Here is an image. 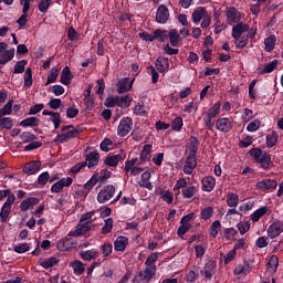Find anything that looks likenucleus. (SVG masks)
<instances>
[{"mask_svg": "<svg viewBox=\"0 0 283 283\" xmlns=\"http://www.w3.org/2000/svg\"><path fill=\"white\" fill-rule=\"evenodd\" d=\"M4 198H7V200L0 210V222H8V218H10V213H12V206L17 200V196H14V192H12L10 188L0 190V202L4 200Z\"/></svg>", "mask_w": 283, "mask_h": 283, "instance_id": "f257e3e1", "label": "nucleus"}, {"mask_svg": "<svg viewBox=\"0 0 283 283\" xmlns=\"http://www.w3.org/2000/svg\"><path fill=\"white\" fill-rule=\"evenodd\" d=\"M244 32H249V24L238 23L232 27V39H234L235 48L238 50H243L249 45V38L244 34Z\"/></svg>", "mask_w": 283, "mask_h": 283, "instance_id": "f03ea898", "label": "nucleus"}, {"mask_svg": "<svg viewBox=\"0 0 283 283\" xmlns=\"http://www.w3.org/2000/svg\"><path fill=\"white\" fill-rule=\"evenodd\" d=\"M249 156H251V158H254L255 163H258L259 165H261V169H263L264 171H269V169H271V167H273V160H271V154L262 150L261 148H251L248 151Z\"/></svg>", "mask_w": 283, "mask_h": 283, "instance_id": "7ed1b4c3", "label": "nucleus"}, {"mask_svg": "<svg viewBox=\"0 0 283 283\" xmlns=\"http://www.w3.org/2000/svg\"><path fill=\"white\" fill-rule=\"evenodd\" d=\"M60 134L56 135L54 143H70V140H74L78 134H81V128H74V125H63Z\"/></svg>", "mask_w": 283, "mask_h": 283, "instance_id": "20e7f679", "label": "nucleus"}, {"mask_svg": "<svg viewBox=\"0 0 283 283\" xmlns=\"http://www.w3.org/2000/svg\"><path fill=\"white\" fill-rule=\"evenodd\" d=\"M96 224L94 223H87V222H78L76 226V229L74 231L69 232L70 238H81L82 235H85L90 233L93 229H95Z\"/></svg>", "mask_w": 283, "mask_h": 283, "instance_id": "39448f33", "label": "nucleus"}, {"mask_svg": "<svg viewBox=\"0 0 283 283\" xmlns=\"http://www.w3.org/2000/svg\"><path fill=\"white\" fill-rule=\"evenodd\" d=\"M114 193H116V187L114 185H107L98 192L97 201L99 205H105V202L114 198Z\"/></svg>", "mask_w": 283, "mask_h": 283, "instance_id": "423d86ee", "label": "nucleus"}, {"mask_svg": "<svg viewBox=\"0 0 283 283\" xmlns=\"http://www.w3.org/2000/svg\"><path fill=\"white\" fill-rule=\"evenodd\" d=\"M134 126V120L132 117H123L117 127V136L120 138H125L132 132V127Z\"/></svg>", "mask_w": 283, "mask_h": 283, "instance_id": "0eeeda50", "label": "nucleus"}, {"mask_svg": "<svg viewBox=\"0 0 283 283\" xmlns=\"http://www.w3.org/2000/svg\"><path fill=\"white\" fill-rule=\"evenodd\" d=\"M283 233V221L274 220L268 228V235L271 240H275V238H280Z\"/></svg>", "mask_w": 283, "mask_h": 283, "instance_id": "6e6552de", "label": "nucleus"}, {"mask_svg": "<svg viewBox=\"0 0 283 283\" xmlns=\"http://www.w3.org/2000/svg\"><path fill=\"white\" fill-rule=\"evenodd\" d=\"M216 129L223 134H229L233 129V119L229 117H220L216 120Z\"/></svg>", "mask_w": 283, "mask_h": 283, "instance_id": "1a4fd4ad", "label": "nucleus"}, {"mask_svg": "<svg viewBox=\"0 0 283 283\" xmlns=\"http://www.w3.org/2000/svg\"><path fill=\"white\" fill-rule=\"evenodd\" d=\"M217 263L213 260H209L205 263V266L200 271L201 275H205L206 280H211L216 275Z\"/></svg>", "mask_w": 283, "mask_h": 283, "instance_id": "9d476101", "label": "nucleus"}, {"mask_svg": "<svg viewBox=\"0 0 283 283\" xmlns=\"http://www.w3.org/2000/svg\"><path fill=\"white\" fill-rule=\"evenodd\" d=\"M227 21L229 23V25H233V23H242L240 21H242V13L240 11H238V9H235L234 7H230L227 11Z\"/></svg>", "mask_w": 283, "mask_h": 283, "instance_id": "9b49d317", "label": "nucleus"}, {"mask_svg": "<svg viewBox=\"0 0 283 283\" xmlns=\"http://www.w3.org/2000/svg\"><path fill=\"white\" fill-rule=\"evenodd\" d=\"M255 189L259 191H271L277 189V181L275 179H264L255 184Z\"/></svg>", "mask_w": 283, "mask_h": 283, "instance_id": "f8f14e48", "label": "nucleus"}, {"mask_svg": "<svg viewBox=\"0 0 283 283\" xmlns=\"http://www.w3.org/2000/svg\"><path fill=\"white\" fill-rule=\"evenodd\" d=\"M40 169H41V161L33 160V161L27 163L23 166L22 171L28 176H34V174H39Z\"/></svg>", "mask_w": 283, "mask_h": 283, "instance_id": "ddd939ff", "label": "nucleus"}, {"mask_svg": "<svg viewBox=\"0 0 283 283\" xmlns=\"http://www.w3.org/2000/svg\"><path fill=\"white\" fill-rule=\"evenodd\" d=\"M86 166L88 169H92L93 167H97L98 163H101V154L98 150H93L86 155L85 158Z\"/></svg>", "mask_w": 283, "mask_h": 283, "instance_id": "4468645a", "label": "nucleus"}, {"mask_svg": "<svg viewBox=\"0 0 283 283\" xmlns=\"http://www.w3.org/2000/svg\"><path fill=\"white\" fill-rule=\"evenodd\" d=\"M156 21L157 23L165 24L167 21H169V9L165 4H160L157 9L156 14Z\"/></svg>", "mask_w": 283, "mask_h": 283, "instance_id": "2eb2a0df", "label": "nucleus"}, {"mask_svg": "<svg viewBox=\"0 0 283 283\" xmlns=\"http://www.w3.org/2000/svg\"><path fill=\"white\" fill-rule=\"evenodd\" d=\"M144 272H138V277H143L145 282H151L156 277L157 268L154 265H145Z\"/></svg>", "mask_w": 283, "mask_h": 283, "instance_id": "dca6fc26", "label": "nucleus"}, {"mask_svg": "<svg viewBox=\"0 0 283 283\" xmlns=\"http://www.w3.org/2000/svg\"><path fill=\"white\" fill-rule=\"evenodd\" d=\"M155 67L160 74L169 72V57L158 56L155 61Z\"/></svg>", "mask_w": 283, "mask_h": 283, "instance_id": "f3484780", "label": "nucleus"}, {"mask_svg": "<svg viewBox=\"0 0 283 283\" xmlns=\"http://www.w3.org/2000/svg\"><path fill=\"white\" fill-rule=\"evenodd\" d=\"M123 160H125V155L117 154V155L107 156L104 160V164L107 167H118V164L123 163Z\"/></svg>", "mask_w": 283, "mask_h": 283, "instance_id": "a211bd4d", "label": "nucleus"}, {"mask_svg": "<svg viewBox=\"0 0 283 283\" xmlns=\"http://www.w3.org/2000/svg\"><path fill=\"white\" fill-rule=\"evenodd\" d=\"M40 200L36 197H29L21 201L20 203V210L21 211H28L32 209V207H36L39 205Z\"/></svg>", "mask_w": 283, "mask_h": 283, "instance_id": "6ab92c4d", "label": "nucleus"}, {"mask_svg": "<svg viewBox=\"0 0 283 283\" xmlns=\"http://www.w3.org/2000/svg\"><path fill=\"white\" fill-rule=\"evenodd\" d=\"M73 78L74 74H72L70 66H65L60 75V82L62 83V85H72Z\"/></svg>", "mask_w": 283, "mask_h": 283, "instance_id": "aec40b11", "label": "nucleus"}, {"mask_svg": "<svg viewBox=\"0 0 283 283\" xmlns=\"http://www.w3.org/2000/svg\"><path fill=\"white\" fill-rule=\"evenodd\" d=\"M101 256V252L95 249L85 250L80 252V258L84 260V262H92V260H96V258Z\"/></svg>", "mask_w": 283, "mask_h": 283, "instance_id": "412c9836", "label": "nucleus"}, {"mask_svg": "<svg viewBox=\"0 0 283 283\" xmlns=\"http://www.w3.org/2000/svg\"><path fill=\"white\" fill-rule=\"evenodd\" d=\"M201 185L202 191H207L208 193H210V191H213V189L216 188V178H213L212 176H207L201 180Z\"/></svg>", "mask_w": 283, "mask_h": 283, "instance_id": "4be33fe9", "label": "nucleus"}, {"mask_svg": "<svg viewBox=\"0 0 283 283\" xmlns=\"http://www.w3.org/2000/svg\"><path fill=\"white\" fill-rule=\"evenodd\" d=\"M127 244H129V239L127 237L119 235L114 242V250L123 252L127 249Z\"/></svg>", "mask_w": 283, "mask_h": 283, "instance_id": "5701e85b", "label": "nucleus"}, {"mask_svg": "<svg viewBox=\"0 0 283 283\" xmlns=\"http://www.w3.org/2000/svg\"><path fill=\"white\" fill-rule=\"evenodd\" d=\"M133 82H129V77H124L118 81L117 92L118 94H125L132 90Z\"/></svg>", "mask_w": 283, "mask_h": 283, "instance_id": "b1692460", "label": "nucleus"}, {"mask_svg": "<svg viewBox=\"0 0 283 283\" xmlns=\"http://www.w3.org/2000/svg\"><path fill=\"white\" fill-rule=\"evenodd\" d=\"M207 17V9L205 7H198L193 12H192V22L196 23L197 25Z\"/></svg>", "mask_w": 283, "mask_h": 283, "instance_id": "393cba45", "label": "nucleus"}, {"mask_svg": "<svg viewBox=\"0 0 283 283\" xmlns=\"http://www.w3.org/2000/svg\"><path fill=\"white\" fill-rule=\"evenodd\" d=\"M70 266L73 268L74 275H83L85 273V264L81 260H74L70 263Z\"/></svg>", "mask_w": 283, "mask_h": 283, "instance_id": "a878e982", "label": "nucleus"}, {"mask_svg": "<svg viewBox=\"0 0 283 283\" xmlns=\"http://www.w3.org/2000/svg\"><path fill=\"white\" fill-rule=\"evenodd\" d=\"M167 39H169L172 48H177L178 43H180V34L178 33V30L171 29L167 34Z\"/></svg>", "mask_w": 283, "mask_h": 283, "instance_id": "bb28decb", "label": "nucleus"}, {"mask_svg": "<svg viewBox=\"0 0 283 283\" xmlns=\"http://www.w3.org/2000/svg\"><path fill=\"white\" fill-rule=\"evenodd\" d=\"M266 213H269V207L264 206L259 208L251 214L252 222H260V219L266 216Z\"/></svg>", "mask_w": 283, "mask_h": 283, "instance_id": "cd10ccee", "label": "nucleus"}, {"mask_svg": "<svg viewBox=\"0 0 283 283\" xmlns=\"http://www.w3.org/2000/svg\"><path fill=\"white\" fill-rule=\"evenodd\" d=\"M14 59V49H10L0 54V65H6V63H10Z\"/></svg>", "mask_w": 283, "mask_h": 283, "instance_id": "c85d7f7f", "label": "nucleus"}, {"mask_svg": "<svg viewBox=\"0 0 283 283\" xmlns=\"http://www.w3.org/2000/svg\"><path fill=\"white\" fill-rule=\"evenodd\" d=\"M227 205L230 208H235L240 203V196L238 193L229 192L227 195Z\"/></svg>", "mask_w": 283, "mask_h": 283, "instance_id": "c756f323", "label": "nucleus"}, {"mask_svg": "<svg viewBox=\"0 0 283 283\" xmlns=\"http://www.w3.org/2000/svg\"><path fill=\"white\" fill-rule=\"evenodd\" d=\"M40 123H41L40 118L28 117V118L23 119L22 122H20V126L21 127H39Z\"/></svg>", "mask_w": 283, "mask_h": 283, "instance_id": "7c9ffc66", "label": "nucleus"}, {"mask_svg": "<svg viewBox=\"0 0 283 283\" xmlns=\"http://www.w3.org/2000/svg\"><path fill=\"white\" fill-rule=\"evenodd\" d=\"M167 30L156 29L153 33L154 41H158L159 43H165L167 40Z\"/></svg>", "mask_w": 283, "mask_h": 283, "instance_id": "2f4dec72", "label": "nucleus"}, {"mask_svg": "<svg viewBox=\"0 0 283 283\" xmlns=\"http://www.w3.org/2000/svg\"><path fill=\"white\" fill-rule=\"evenodd\" d=\"M277 67V60H273L272 62H269L264 64L263 69H258L259 74H271Z\"/></svg>", "mask_w": 283, "mask_h": 283, "instance_id": "473e14b6", "label": "nucleus"}, {"mask_svg": "<svg viewBox=\"0 0 283 283\" xmlns=\"http://www.w3.org/2000/svg\"><path fill=\"white\" fill-rule=\"evenodd\" d=\"M200 147V142L196 138V136L190 137V149L188 156H197L198 149Z\"/></svg>", "mask_w": 283, "mask_h": 283, "instance_id": "72a5a7b5", "label": "nucleus"}, {"mask_svg": "<svg viewBox=\"0 0 283 283\" xmlns=\"http://www.w3.org/2000/svg\"><path fill=\"white\" fill-rule=\"evenodd\" d=\"M95 176H97L99 185H104V182L112 178V172L107 169H102L101 172H95Z\"/></svg>", "mask_w": 283, "mask_h": 283, "instance_id": "f704fd0d", "label": "nucleus"}, {"mask_svg": "<svg viewBox=\"0 0 283 283\" xmlns=\"http://www.w3.org/2000/svg\"><path fill=\"white\" fill-rule=\"evenodd\" d=\"M59 262H61V260H59L56 256H51L42 261L40 266H43L48 271L49 269H52V266H56Z\"/></svg>", "mask_w": 283, "mask_h": 283, "instance_id": "c9c22d12", "label": "nucleus"}, {"mask_svg": "<svg viewBox=\"0 0 283 283\" xmlns=\"http://www.w3.org/2000/svg\"><path fill=\"white\" fill-rule=\"evenodd\" d=\"M220 107H222V104L220 102H217L216 104H213L212 107H210L207 112H206V116H209L210 118H216V116H218L220 114Z\"/></svg>", "mask_w": 283, "mask_h": 283, "instance_id": "e433bc0d", "label": "nucleus"}, {"mask_svg": "<svg viewBox=\"0 0 283 283\" xmlns=\"http://www.w3.org/2000/svg\"><path fill=\"white\" fill-rule=\"evenodd\" d=\"M95 213H96V211H94V210L83 213L80 218V222H86L90 224H94V222H96V218H94Z\"/></svg>", "mask_w": 283, "mask_h": 283, "instance_id": "4c0bfd02", "label": "nucleus"}, {"mask_svg": "<svg viewBox=\"0 0 283 283\" xmlns=\"http://www.w3.org/2000/svg\"><path fill=\"white\" fill-rule=\"evenodd\" d=\"M129 105H132V97H129V95L117 97V107H120L122 109H127Z\"/></svg>", "mask_w": 283, "mask_h": 283, "instance_id": "58836bf2", "label": "nucleus"}, {"mask_svg": "<svg viewBox=\"0 0 283 283\" xmlns=\"http://www.w3.org/2000/svg\"><path fill=\"white\" fill-rule=\"evenodd\" d=\"M279 136L277 132L273 130L272 134L266 135V145L269 149H272V147H275L277 145Z\"/></svg>", "mask_w": 283, "mask_h": 283, "instance_id": "ea45409f", "label": "nucleus"}, {"mask_svg": "<svg viewBox=\"0 0 283 283\" xmlns=\"http://www.w3.org/2000/svg\"><path fill=\"white\" fill-rule=\"evenodd\" d=\"M59 251H70L72 249V239L65 238L57 242Z\"/></svg>", "mask_w": 283, "mask_h": 283, "instance_id": "a19ab883", "label": "nucleus"}, {"mask_svg": "<svg viewBox=\"0 0 283 283\" xmlns=\"http://www.w3.org/2000/svg\"><path fill=\"white\" fill-rule=\"evenodd\" d=\"M184 198H193L198 193V188L196 186H189L181 190Z\"/></svg>", "mask_w": 283, "mask_h": 283, "instance_id": "79ce46f5", "label": "nucleus"}, {"mask_svg": "<svg viewBox=\"0 0 283 283\" xmlns=\"http://www.w3.org/2000/svg\"><path fill=\"white\" fill-rule=\"evenodd\" d=\"M14 123L10 117L0 116V129H12Z\"/></svg>", "mask_w": 283, "mask_h": 283, "instance_id": "37998d69", "label": "nucleus"}, {"mask_svg": "<svg viewBox=\"0 0 283 283\" xmlns=\"http://www.w3.org/2000/svg\"><path fill=\"white\" fill-rule=\"evenodd\" d=\"M59 72H60V70L56 67L51 69L50 73L48 75V78H46V85L56 83V80L59 78Z\"/></svg>", "mask_w": 283, "mask_h": 283, "instance_id": "c03bdc74", "label": "nucleus"}, {"mask_svg": "<svg viewBox=\"0 0 283 283\" xmlns=\"http://www.w3.org/2000/svg\"><path fill=\"white\" fill-rule=\"evenodd\" d=\"M12 105H14V99H10V101L0 109V117H1V116H10V114H12Z\"/></svg>", "mask_w": 283, "mask_h": 283, "instance_id": "a18cd8bd", "label": "nucleus"}, {"mask_svg": "<svg viewBox=\"0 0 283 283\" xmlns=\"http://www.w3.org/2000/svg\"><path fill=\"white\" fill-rule=\"evenodd\" d=\"M104 227L102 228L103 235H107V233H112V229H114V219L108 218L105 221Z\"/></svg>", "mask_w": 283, "mask_h": 283, "instance_id": "49530a36", "label": "nucleus"}, {"mask_svg": "<svg viewBox=\"0 0 283 283\" xmlns=\"http://www.w3.org/2000/svg\"><path fill=\"white\" fill-rule=\"evenodd\" d=\"M237 229L239 230V233H241V235H244V233H249V230L251 229V221H240L237 224Z\"/></svg>", "mask_w": 283, "mask_h": 283, "instance_id": "de8ad7c7", "label": "nucleus"}, {"mask_svg": "<svg viewBox=\"0 0 283 283\" xmlns=\"http://www.w3.org/2000/svg\"><path fill=\"white\" fill-rule=\"evenodd\" d=\"M220 229H222V223H220V220L213 221L210 226V235L212 238H218V231H220Z\"/></svg>", "mask_w": 283, "mask_h": 283, "instance_id": "09e8293b", "label": "nucleus"}, {"mask_svg": "<svg viewBox=\"0 0 283 283\" xmlns=\"http://www.w3.org/2000/svg\"><path fill=\"white\" fill-rule=\"evenodd\" d=\"M30 247H32V243H20L13 248V251L19 254L28 253Z\"/></svg>", "mask_w": 283, "mask_h": 283, "instance_id": "8fccbe9b", "label": "nucleus"}, {"mask_svg": "<svg viewBox=\"0 0 283 283\" xmlns=\"http://www.w3.org/2000/svg\"><path fill=\"white\" fill-rule=\"evenodd\" d=\"M25 65H28L27 60L17 62L13 69V74H23V72H25Z\"/></svg>", "mask_w": 283, "mask_h": 283, "instance_id": "3c124183", "label": "nucleus"}, {"mask_svg": "<svg viewBox=\"0 0 283 283\" xmlns=\"http://www.w3.org/2000/svg\"><path fill=\"white\" fill-rule=\"evenodd\" d=\"M159 195L161 196V199L164 200V202H167V205H171L174 202V192L171 191H164L160 190Z\"/></svg>", "mask_w": 283, "mask_h": 283, "instance_id": "603ef678", "label": "nucleus"}, {"mask_svg": "<svg viewBox=\"0 0 283 283\" xmlns=\"http://www.w3.org/2000/svg\"><path fill=\"white\" fill-rule=\"evenodd\" d=\"M213 218V207H207L201 210V220H211Z\"/></svg>", "mask_w": 283, "mask_h": 283, "instance_id": "864d4df0", "label": "nucleus"}, {"mask_svg": "<svg viewBox=\"0 0 283 283\" xmlns=\"http://www.w3.org/2000/svg\"><path fill=\"white\" fill-rule=\"evenodd\" d=\"M149 154H151V145L147 144L142 149L140 161L147 163V158L149 157Z\"/></svg>", "mask_w": 283, "mask_h": 283, "instance_id": "5fc2aeb1", "label": "nucleus"}, {"mask_svg": "<svg viewBox=\"0 0 283 283\" xmlns=\"http://www.w3.org/2000/svg\"><path fill=\"white\" fill-rule=\"evenodd\" d=\"M114 147V142L109 138H104L103 142L99 144V148L102 151H109Z\"/></svg>", "mask_w": 283, "mask_h": 283, "instance_id": "6e6d98bb", "label": "nucleus"}, {"mask_svg": "<svg viewBox=\"0 0 283 283\" xmlns=\"http://www.w3.org/2000/svg\"><path fill=\"white\" fill-rule=\"evenodd\" d=\"M50 6H52V0H41L38 4V10L42 12V14H45L50 9Z\"/></svg>", "mask_w": 283, "mask_h": 283, "instance_id": "4d7b16f0", "label": "nucleus"}, {"mask_svg": "<svg viewBox=\"0 0 283 283\" xmlns=\"http://www.w3.org/2000/svg\"><path fill=\"white\" fill-rule=\"evenodd\" d=\"M182 125L185 123L182 122V117L178 116L171 122V128L174 132H180L182 129Z\"/></svg>", "mask_w": 283, "mask_h": 283, "instance_id": "13d9d810", "label": "nucleus"}, {"mask_svg": "<svg viewBox=\"0 0 283 283\" xmlns=\"http://www.w3.org/2000/svg\"><path fill=\"white\" fill-rule=\"evenodd\" d=\"M32 69L28 67L24 72V87H32Z\"/></svg>", "mask_w": 283, "mask_h": 283, "instance_id": "bf43d9fd", "label": "nucleus"}, {"mask_svg": "<svg viewBox=\"0 0 283 283\" xmlns=\"http://www.w3.org/2000/svg\"><path fill=\"white\" fill-rule=\"evenodd\" d=\"M275 41H276L275 35H270L264 40L266 52H271V50L275 48Z\"/></svg>", "mask_w": 283, "mask_h": 283, "instance_id": "052dcab7", "label": "nucleus"}, {"mask_svg": "<svg viewBox=\"0 0 283 283\" xmlns=\"http://www.w3.org/2000/svg\"><path fill=\"white\" fill-rule=\"evenodd\" d=\"M159 252H154L148 255L147 260L145 261V266H156V262H158Z\"/></svg>", "mask_w": 283, "mask_h": 283, "instance_id": "680f3d73", "label": "nucleus"}, {"mask_svg": "<svg viewBox=\"0 0 283 283\" xmlns=\"http://www.w3.org/2000/svg\"><path fill=\"white\" fill-rule=\"evenodd\" d=\"M190 230H191V223H181V226L177 230L178 238H182Z\"/></svg>", "mask_w": 283, "mask_h": 283, "instance_id": "e2e57ef3", "label": "nucleus"}, {"mask_svg": "<svg viewBox=\"0 0 283 283\" xmlns=\"http://www.w3.org/2000/svg\"><path fill=\"white\" fill-rule=\"evenodd\" d=\"M98 175H93L91 177V179L84 185V189L86 191H91V189H94V187L96 186V184L98 182V178H97Z\"/></svg>", "mask_w": 283, "mask_h": 283, "instance_id": "0e129e2a", "label": "nucleus"}, {"mask_svg": "<svg viewBox=\"0 0 283 283\" xmlns=\"http://www.w3.org/2000/svg\"><path fill=\"white\" fill-rule=\"evenodd\" d=\"M20 139L22 140V143H32V140H36V135L30 132H23L20 135Z\"/></svg>", "mask_w": 283, "mask_h": 283, "instance_id": "69168bd1", "label": "nucleus"}, {"mask_svg": "<svg viewBox=\"0 0 283 283\" xmlns=\"http://www.w3.org/2000/svg\"><path fill=\"white\" fill-rule=\"evenodd\" d=\"M101 250L103 258H109V255H112V251H114V247L112 243H104Z\"/></svg>", "mask_w": 283, "mask_h": 283, "instance_id": "338daca9", "label": "nucleus"}, {"mask_svg": "<svg viewBox=\"0 0 283 283\" xmlns=\"http://www.w3.org/2000/svg\"><path fill=\"white\" fill-rule=\"evenodd\" d=\"M260 125H262V122L260 119H254L247 126V132H258L260 129Z\"/></svg>", "mask_w": 283, "mask_h": 283, "instance_id": "774afa93", "label": "nucleus"}]
</instances>
